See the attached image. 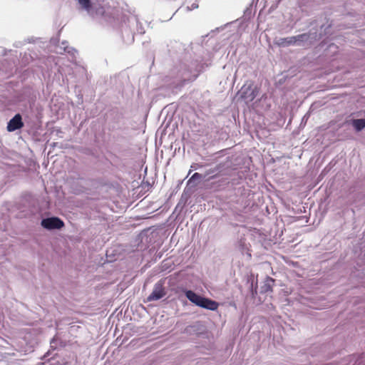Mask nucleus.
I'll return each instance as SVG.
<instances>
[{
    "label": "nucleus",
    "mask_w": 365,
    "mask_h": 365,
    "mask_svg": "<svg viewBox=\"0 0 365 365\" xmlns=\"http://www.w3.org/2000/svg\"><path fill=\"white\" fill-rule=\"evenodd\" d=\"M24 127V123L22 118L20 114L15 115L7 124V130L9 132H13L16 130L21 129Z\"/></svg>",
    "instance_id": "5"
},
{
    "label": "nucleus",
    "mask_w": 365,
    "mask_h": 365,
    "mask_svg": "<svg viewBox=\"0 0 365 365\" xmlns=\"http://www.w3.org/2000/svg\"><path fill=\"white\" fill-rule=\"evenodd\" d=\"M240 98L248 104L252 102L257 95V91L252 87V85H244L237 93Z\"/></svg>",
    "instance_id": "2"
},
{
    "label": "nucleus",
    "mask_w": 365,
    "mask_h": 365,
    "mask_svg": "<svg viewBox=\"0 0 365 365\" xmlns=\"http://www.w3.org/2000/svg\"><path fill=\"white\" fill-rule=\"evenodd\" d=\"M307 34H300L295 36H289L287 38H281L277 41V45L282 47L289 46L296 44L298 41H302L304 38H307Z\"/></svg>",
    "instance_id": "4"
},
{
    "label": "nucleus",
    "mask_w": 365,
    "mask_h": 365,
    "mask_svg": "<svg viewBox=\"0 0 365 365\" xmlns=\"http://www.w3.org/2000/svg\"><path fill=\"white\" fill-rule=\"evenodd\" d=\"M200 178V174L195 173L191 178V179H199Z\"/></svg>",
    "instance_id": "10"
},
{
    "label": "nucleus",
    "mask_w": 365,
    "mask_h": 365,
    "mask_svg": "<svg viewBox=\"0 0 365 365\" xmlns=\"http://www.w3.org/2000/svg\"><path fill=\"white\" fill-rule=\"evenodd\" d=\"M79 4L81 7L86 9L87 11H89L91 9V0H78Z\"/></svg>",
    "instance_id": "9"
},
{
    "label": "nucleus",
    "mask_w": 365,
    "mask_h": 365,
    "mask_svg": "<svg viewBox=\"0 0 365 365\" xmlns=\"http://www.w3.org/2000/svg\"><path fill=\"white\" fill-rule=\"evenodd\" d=\"M353 125L357 131L365 128V119H356L353 120Z\"/></svg>",
    "instance_id": "8"
},
{
    "label": "nucleus",
    "mask_w": 365,
    "mask_h": 365,
    "mask_svg": "<svg viewBox=\"0 0 365 365\" xmlns=\"http://www.w3.org/2000/svg\"><path fill=\"white\" fill-rule=\"evenodd\" d=\"M185 296L192 303L200 307L211 311L218 309L219 304L217 302L198 295L192 290L185 291Z\"/></svg>",
    "instance_id": "1"
},
{
    "label": "nucleus",
    "mask_w": 365,
    "mask_h": 365,
    "mask_svg": "<svg viewBox=\"0 0 365 365\" xmlns=\"http://www.w3.org/2000/svg\"><path fill=\"white\" fill-rule=\"evenodd\" d=\"M165 289L162 284H155L152 293L148 297V301H155L163 298L165 295Z\"/></svg>",
    "instance_id": "6"
},
{
    "label": "nucleus",
    "mask_w": 365,
    "mask_h": 365,
    "mask_svg": "<svg viewBox=\"0 0 365 365\" xmlns=\"http://www.w3.org/2000/svg\"><path fill=\"white\" fill-rule=\"evenodd\" d=\"M41 226L49 230H58L64 226V222L58 217H52L42 220Z\"/></svg>",
    "instance_id": "3"
},
{
    "label": "nucleus",
    "mask_w": 365,
    "mask_h": 365,
    "mask_svg": "<svg viewBox=\"0 0 365 365\" xmlns=\"http://www.w3.org/2000/svg\"><path fill=\"white\" fill-rule=\"evenodd\" d=\"M274 284V279L270 277H267L263 282V285L261 287L262 293H267L272 292V287Z\"/></svg>",
    "instance_id": "7"
}]
</instances>
